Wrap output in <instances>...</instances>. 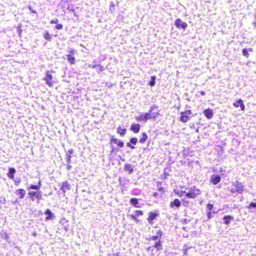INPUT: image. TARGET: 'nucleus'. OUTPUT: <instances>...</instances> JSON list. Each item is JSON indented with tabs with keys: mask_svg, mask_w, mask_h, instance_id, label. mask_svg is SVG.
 <instances>
[{
	"mask_svg": "<svg viewBox=\"0 0 256 256\" xmlns=\"http://www.w3.org/2000/svg\"><path fill=\"white\" fill-rule=\"evenodd\" d=\"M200 194V191L195 187L191 188L190 191L186 193V196L194 198Z\"/></svg>",
	"mask_w": 256,
	"mask_h": 256,
	"instance_id": "nucleus-1",
	"label": "nucleus"
},
{
	"mask_svg": "<svg viewBox=\"0 0 256 256\" xmlns=\"http://www.w3.org/2000/svg\"><path fill=\"white\" fill-rule=\"evenodd\" d=\"M149 119H154L159 115V110L158 107L152 106L150 108L149 113Z\"/></svg>",
	"mask_w": 256,
	"mask_h": 256,
	"instance_id": "nucleus-2",
	"label": "nucleus"
},
{
	"mask_svg": "<svg viewBox=\"0 0 256 256\" xmlns=\"http://www.w3.org/2000/svg\"><path fill=\"white\" fill-rule=\"evenodd\" d=\"M190 110H186L180 113V120L182 122H186L189 120V116L191 114Z\"/></svg>",
	"mask_w": 256,
	"mask_h": 256,
	"instance_id": "nucleus-3",
	"label": "nucleus"
},
{
	"mask_svg": "<svg viewBox=\"0 0 256 256\" xmlns=\"http://www.w3.org/2000/svg\"><path fill=\"white\" fill-rule=\"evenodd\" d=\"M46 84L50 86H52L54 83L56 82L55 79L52 76L49 74L48 72H46V76L44 78Z\"/></svg>",
	"mask_w": 256,
	"mask_h": 256,
	"instance_id": "nucleus-4",
	"label": "nucleus"
},
{
	"mask_svg": "<svg viewBox=\"0 0 256 256\" xmlns=\"http://www.w3.org/2000/svg\"><path fill=\"white\" fill-rule=\"evenodd\" d=\"M28 194L30 196L31 199L34 200V198L40 200L42 198V194L40 192H30Z\"/></svg>",
	"mask_w": 256,
	"mask_h": 256,
	"instance_id": "nucleus-5",
	"label": "nucleus"
},
{
	"mask_svg": "<svg viewBox=\"0 0 256 256\" xmlns=\"http://www.w3.org/2000/svg\"><path fill=\"white\" fill-rule=\"evenodd\" d=\"M175 25L178 28H181L184 30H185L188 26V24L186 22L182 21L180 18H178L176 20Z\"/></svg>",
	"mask_w": 256,
	"mask_h": 256,
	"instance_id": "nucleus-6",
	"label": "nucleus"
},
{
	"mask_svg": "<svg viewBox=\"0 0 256 256\" xmlns=\"http://www.w3.org/2000/svg\"><path fill=\"white\" fill-rule=\"evenodd\" d=\"M233 105L235 108H238L240 106L242 110H244L245 106L243 103L242 100L241 99L236 100V102L233 104Z\"/></svg>",
	"mask_w": 256,
	"mask_h": 256,
	"instance_id": "nucleus-7",
	"label": "nucleus"
},
{
	"mask_svg": "<svg viewBox=\"0 0 256 256\" xmlns=\"http://www.w3.org/2000/svg\"><path fill=\"white\" fill-rule=\"evenodd\" d=\"M136 119L139 122L146 121L149 119V114L148 113L142 114L140 116L136 117Z\"/></svg>",
	"mask_w": 256,
	"mask_h": 256,
	"instance_id": "nucleus-8",
	"label": "nucleus"
},
{
	"mask_svg": "<svg viewBox=\"0 0 256 256\" xmlns=\"http://www.w3.org/2000/svg\"><path fill=\"white\" fill-rule=\"evenodd\" d=\"M234 186H236V192L242 193L244 191V186L242 183L239 182H236L235 183Z\"/></svg>",
	"mask_w": 256,
	"mask_h": 256,
	"instance_id": "nucleus-9",
	"label": "nucleus"
},
{
	"mask_svg": "<svg viewBox=\"0 0 256 256\" xmlns=\"http://www.w3.org/2000/svg\"><path fill=\"white\" fill-rule=\"evenodd\" d=\"M204 113L205 115V116L208 118V119H211L214 115L213 110L212 109L208 108L207 110H205L204 111Z\"/></svg>",
	"mask_w": 256,
	"mask_h": 256,
	"instance_id": "nucleus-10",
	"label": "nucleus"
},
{
	"mask_svg": "<svg viewBox=\"0 0 256 256\" xmlns=\"http://www.w3.org/2000/svg\"><path fill=\"white\" fill-rule=\"evenodd\" d=\"M220 180V177L218 176L214 175L211 178V182L214 184H216Z\"/></svg>",
	"mask_w": 256,
	"mask_h": 256,
	"instance_id": "nucleus-11",
	"label": "nucleus"
},
{
	"mask_svg": "<svg viewBox=\"0 0 256 256\" xmlns=\"http://www.w3.org/2000/svg\"><path fill=\"white\" fill-rule=\"evenodd\" d=\"M44 214H46L48 215V216L46 218V220H50V219L52 218H54V216L53 214L48 209L46 210Z\"/></svg>",
	"mask_w": 256,
	"mask_h": 256,
	"instance_id": "nucleus-12",
	"label": "nucleus"
},
{
	"mask_svg": "<svg viewBox=\"0 0 256 256\" xmlns=\"http://www.w3.org/2000/svg\"><path fill=\"white\" fill-rule=\"evenodd\" d=\"M158 214L156 213L150 212L149 213L148 221L150 223L152 224V221L156 218Z\"/></svg>",
	"mask_w": 256,
	"mask_h": 256,
	"instance_id": "nucleus-13",
	"label": "nucleus"
},
{
	"mask_svg": "<svg viewBox=\"0 0 256 256\" xmlns=\"http://www.w3.org/2000/svg\"><path fill=\"white\" fill-rule=\"evenodd\" d=\"M140 129V125L139 124H133L131 126V130L134 132L138 133Z\"/></svg>",
	"mask_w": 256,
	"mask_h": 256,
	"instance_id": "nucleus-14",
	"label": "nucleus"
},
{
	"mask_svg": "<svg viewBox=\"0 0 256 256\" xmlns=\"http://www.w3.org/2000/svg\"><path fill=\"white\" fill-rule=\"evenodd\" d=\"M16 194L20 196V198H23L26 194V192L23 189H18L16 191Z\"/></svg>",
	"mask_w": 256,
	"mask_h": 256,
	"instance_id": "nucleus-15",
	"label": "nucleus"
},
{
	"mask_svg": "<svg viewBox=\"0 0 256 256\" xmlns=\"http://www.w3.org/2000/svg\"><path fill=\"white\" fill-rule=\"evenodd\" d=\"M252 48H250L248 49L247 48H244L242 50V54L246 56V58H248L249 56V54L248 52H252Z\"/></svg>",
	"mask_w": 256,
	"mask_h": 256,
	"instance_id": "nucleus-16",
	"label": "nucleus"
},
{
	"mask_svg": "<svg viewBox=\"0 0 256 256\" xmlns=\"http://www.w3.org/2000/svg\"><path fill=\"white\" fill-rule=\"evenodd\" d=\"M41 186V182L40 180L37 185L31 184L28 187V189L39 190Z\"/></svg>",
	"mask_w": 256,
	"mask_h": 256,
	"instance_id": "nucleus-17",
	"label": "nucleus"
},
{
	"mask_svg": "<svg viewBox=\"0 0 256 256\" xmlns=\"http://www.w3.org/2000/svg\"><path fill=\"white\" fill-rule=\"evenodd\" d=\"M16 172V170L14 168H10L9 169L8 176L10 178H14V174Z\"/></svg>",
	"mask_w": 256,
	"mask_h": 256,
	"instance_id": "nucleus-18",
	"label": "nucleus"
},
{
	"mask_svg": "<svg viewBox=\"0 0 256 256\" xmlns=\"http://www.w3.org/2000/svg\"><path fill=\"white\" fill-rule=\"evenodd\" d=\"M126 130L124 128H122L120 126L118 127L117 128V132L120 134L121 136H124L126 132Z\"/></svg>",
	"mask_w": 256,
	"mask_h": 256,
	"instance_id": "nucleus-19",
	"label": "nucleus"
},
{
	"mask_svg": "<svg viewBox=\"0 0 256 256\" xmlns=\"http://www.w3.org/2000/svg\"><path fill=\"white\" fill-rule=\"evenodd\" d=\"M70 185L66 182H65L62 183V190L65 192L66 190H70Z\"/></svg>",
	"mask_w": 256,
	"mask_h": 256,
	"instance_id": "nucleus-20",
	"label": "nucleus"
},
{
	"mask_svg": "<svg viewBox=\"0 0 256 256\" xmlns=\"http://www.w3.org/2000/svg\"><path fill=\"white\" fill-rule=\"evenodd\" d=\"M130 204L136 208L140 207V206L138 205V200L136 198H132L130 200Z\"/></svg>",
	"mask_w": 256,
	"mask_h": 256,
	"instance_id": "nucleus-21",
	"label": "nucleus"
},
{
	"mask_svg": "<svg viewBox=\"0 0 256 256\" xmlns=\"http://www.w3.org/2000/svg\"><path fill=\"white\" fill-rule=\"evenodd\" d=\"M175 193L180 196H184V195L186 196V191L182 190H174Z\"/></svg>",
	"mask_w": 256,
	"mask_h": 256,
	"instance_id": "nucleus-22",
	"label": "nucleus"
},
{
	"mask_svg": "<svg viewBox=\"0 0 256 256\" xmlns=\"http://www.w3.org/2000/svg\"><path fill=\"white\" fill-rule=\"evenodd\" d=\"M232 219H233V218L232 216H225L224 218V224H228L230 222V220Z\"/></svg>",
	"mask_w": 256,
	"mask_h": 256,
	"instance_id": "nucleus-23",
	"label": "nucleus"
},
{
	"mask_svg": "<svg viewBox=\"0 0 256 256\" xmlns=\"http://www.w3.org/2000/svg\"><path fill=\"white\" fill-rule=\"evenodd\" d=\"M116 6V4L114 2H110V10L112 14L114 12Z\"/></svg>",
	"mask_w": 256,
	"mask_h": 256,
	"instance_id": "nucleus-24",
	"label": "nucleus"
},
{
	"mask_svg": "<svg viewBox=\"0 0 256 256\" xmlns=\"http://www.w3.org/2000/svg\"><path fill=\"white\" fill-rule=\"evenodd\" d=\"M67 58L71 64H74L75 58L73 56L68 54L67 55Z\"/></svg>",
	"mask_w": 256,
	"mask_h": 256,
	"instance_id": "nucleus-25",
	"label": "nucleus"
},
{
	"mask_svg": "<svg viewBox=\"0 0 256 256\" xmlns=\"http://www.w3.org/2000/svg\"><path fill=\"white\" fill-rule=\"evenodd\" d=\"M89 67H92L93 68H99V70H100V71H102L104 70V67L100 65V64H94V65H92V66L90 65Z\"/></svg>",
	"mask_w": 256,
	"mask_h": 256,
	"instance_id": "nucleus-26",
	"label": "nucleus"
},
{
	"mask_svg": "<svg viewBox=\"0 0 256 256\" xmlns=\"http://www.w3.org/2000/svg\"><path fill=\"white\" fill-rule=\"evenodd\" d=\"M162 234V232L159 230L157 232V235L153 236L152 238V239L154 240H157L158 238H160Z\"/></svg>",
	"mask_w": 256,
	"mask_h": 256,
	"instance_id": "nucleus-27",
	"label": "nucleus"
},
{
	"mask_svg": "<svg viewBox=\"0 0 256 256\" xmlns=\"http://www.w3.org/2000/svg\"><path fill=\"white\" fill-rule=\"evenodd\" d=\"M172 204L175 206L179 207L180 205V202L178 199H175Z\"/></svg>",
	"mask_w": 256,
	"mask_h": 256,
	"instance_id": "nucleus-28",
	"label": "nucleus"
},
{
	"mask_svg": "<svg viewBox=\"0 0 256 256\" xmlns=\"http://www.w3.org/2000/svg\"><path fill=\"white\" fill-rule=\"evenodd\" d=\"M147 138L148 136L146 134H143L140 140V142L142 144L146 142Z\"/></svg>",
	"mask_w": 256,
	"mask_h": 256,
	"instance_id": "nucleus-29",
	"label": "nucleus"
},
{
	"mask_svg": "<svg viewBox=\"0 0 256 256\" xmlns=\"http://www.w3.org/2000/svg\"><path fill=\"white\" fill-rule=\"evenodd\" d=\"M155 80H156V76H152L151 77V81L150 82V85L151 86H153L155 84Z\"/></svg>",
	"mask_w": 256,
	"mask_h": 256,
	"instance_id": "nucleus-30",
	"label": "nucleus"
},
{
	"mask_svg": "<svg viewBox=\"0 0 256 256\" xmlns=\"http://www.w3.org/2000/svg\"><path fill=\"white\" fill-rule=\"evenodd\" d=\"M154 247L156 248L158 250L162 249V246L160 242H156L154 244Z\"/></svg>",
	"mask_w": 256,
	"mask_h": 256,
	"instance_id": "nucleus-31",
	"label": "nucleus"
},
{
	"mask_svg": "<svg viewBox=\"0 0 256 256\" xmlns=\"http://www.w3.org/2000/svg\"><path fill=\"white\" fill-rule=\"evenodd\" d=\"M44 38L48 40H50V35L49 33L48 32H46L44 34Z\"/></svg>",
	"mask_w": 256,
	"mask_h": 256,
	"instance_id": "nucleus-32",
	"label": "nucleus"
},
{
	"mask_svg": "<svg viewBox=\"0 0 256 256\" xmlns=\"http://www.w3.org/2000/svg\"><path fill=\"white\" fill-rule=\"evenodd\" d=\"M142 212L140 210H136L134 215L136 216V217L138 218L140 216L142 215Z\"/></svg>",
	"mask_w": 256,
	"mask_h": 256,
	"instance_id": "nucleus-33",
	"label": "nucleus"
},
{
	"mask_svg": "<svg viewBox=\"0 0 256 256\" xmlns=\"http://www.w3.org/2000/svg\"><path fill=\"white\" fill-rule=\"evenodd\" d=\"M117 142L116 144L120 147H122L124 146V142L121 140H116Z\"/></svg>",
	"mask_w": 256,
	"mask_h": 256,
	"instance_id": "nucleus-34",
	"label": "nucleus"
},
{
	"mask_svg": "<svg viewBox=\"0 0 256 256\" xmlns=\"http://www.w3.org/2000/svg\"><path fill=\"white\" fill-rule=\"evenodd\" d=\"M138 140L136 138H131L130 142L134 144H136Z\"/></svg>",
	"mask_w": 256,
	"mask_h": 256,
	"instance_id": "nucleus-35",
	"label": "nucleus"
},
{
	"mask_svg": "<svg viewBox=\"0 0 256 256\" xmlns=\"http://www.w3.org/2000/svg\"><path fill=\"white\" fill-rule=\"evenodd\" d=\"M56 28L58 30H61L62 28V26L61 24H58L56 26Z\"/></svg>",
	"mask_w": 256,
	"mask_h": 256,
	"instance_id": "nucleus-36",
	"label": "nucleus"
},
{
	"mask_svg": "<svg viewBox=\"0 0 256 256\" xmlns=\"http://www.w3.org/2000/svg\"><path fill=\"white\" fill-rule=\"evenodd\" d=\"M254 207V208H256V203H254V202H252L249 205V206L248 207V208H250V207Z\"/></svg>",
	"mask_w": 256,
	"mask_h": 256,
	"instance_id": "nucleus-37",
	"label": "nucleus"
},
{
	"mask_svg": "<svg viewBox=\"0 0 256 256\" xmlns=\"http://www.w3.org/2000/svg\"><path fill=\"white\" fill-rule=\"evenodd\" d=\"M207 208L209 210H211L213 208V205L210 204H208L207 206Z\"/></svg>",
	"mask_w": 256,
	"mask_h": 256,
	"instance_id": "nucleus-38",
	"label": "nucleus"
},
{
	"mask_svg": "<svg viewBox=\"0 0 256 256\" xmlns=\"http://www.w3.org/2000/svg\"><path fill=\"white\" fill-rule=\"evenodd\" d=\"M126 146L132 149H134V146H132L130 142H128L126 144Z\"/></svg>",
	"mask_w": 256,
	"mask_h": 256,
	"instance_id": "nucleus-39",
	"label": "nucleus"
},
{
	"mask_svg": "<svg viewBox=\"0 0 256 256\" xmlns=\"http://www.w3.org/2000/svg\"><path fill=\"white\" fill-rule=\"evenodd\" d=\"M58 22V20L56 18H55L54 20H52L50 21V22L52 24H56Z\"/></svg>",
	"mask_w": 256,
	"mask_h": 256,
	"instance_id": "nucleus-40",
	"label": "nucleus"
},
{
	"mask_svg": "<svg viewBox=\"0 0 256 256\" xmlns=\"http://www.w3.org/2000/svg\"><path fill=\"white\" fill-rule=\"evenodd\" d=\"M130 216L132 219H133L134 220H136V218H137L136 216H135L134 214V215H130Z\"/></svg>",
	"mask_w": 256,
	"mask_h": 256,
	"instance_id": "nucleus-41",
	"label": "nucleus"
},
{
	"mask_svg": "<svg viewBox=\"0 0 256 256\" xmlns=\"http://www.w3.org/2000/svg\"><path fill=\"white\" fill-rule=\"evenodd\" d=\"M190 248V247H186V248H185V252H184V254H188V252H187V249L188 248Z\"/></svg>",
	"mask_w": 256,
	"mask_h": 256,
	"instance_id": "nucleus-42",
	"label": "nucleus"
},
{
	"mask_svg": "<svg viewBox=\"0 0 256 256\" xmlns=\"http://www.w3.org/2000/svg\"><path fill=\"white\" fill-rule=\"evenodd\" d=\"M230 192H231L232 193H234V192H236V189H235V190H234V189H232V190H230Z\"/></svg>",
	"mask_w": 256,
	"mask_h": 256,
	"instance_id": "nucleus-43",
	"label": "nucleus"
},
{
	"mask_svg": "<svg viewBox=\"0 0 256 256\" xmlns=\"http://www.w3.org/2000/svg\"><path fill=\"white\" fill-rule=\"evenodd\" d=\"M200 94H201V95H202V96H204V95L205 94V92H204V91H201V92H200Z\"/></svg>",
	"mask_w": 256,
	"mask_h": 256,
	"instance_id": "nucleus-44",
	"label": "nucleus"
},
{
	"mask_svg": "<svg viewBox=\"0 0 256 256\" xmlns=\"http://www.w3.org/2000/svg\"><path fill=\"white\" fill-rule=\"evenodd\" d=\"M6 234V238H8V234Z\"/></svg>",
	"mask_w": 256,
	"mask_h": 256,
	"instance_id": "nucleus-45",
	"label": "nucleus"
},
{
	"mask_svg": "<svg viewBox=\"0 0 256 256\" xmlns=\"http://www.w3.org/2000/svg\"><path fill=\"white\" fill-rule=\"evenodd\" d=\"M98 70V72H100V70H99V68H96Z\"/></svg>",
	"mask_w": 256,
	"mask_h": 256,
	"instance_id": "nucleus-46",
	"label": "nucleus"
},
{
	"mask_svg": "<svg viewBox=\"0 0 256 256\" xmlns=\"http://www.w3.org/2000/svg\"><path fill=\"white\" fill-rule=\"evenodd\" d=\"M210 212L208 213V218H210Z\"/></svg>",
	"mask_w": 256,
	"mask_h": 256,
	"instance_id": "nucleus-47",
	"label": "nucleus"
},
{
	"mask_svg": "<svg viewBox=\"0 0 256 256\" xmlns=\"http://www.w3.org/2000/svg\"><path fill=\"white\" fill-rule=\"evenodd\" d=\"M150 247L148 248V250H150Z\"/></svg>",
	"mask_w": 256,
	"mask_h": 256,
	"instance_id": "nucleus-48",
	"label": "nucleus"
},
{
	"mask_svg": "<svg viewBox=\"0 0 256 256\" xmlns=\"http://www.w3.org/2000/svg\"><path fill=\"white\" fill-rule=\"evenodd\" d=\"M70 160V157L68 158V161Z\"/></svg>",
	"mask_w": 256,
	"mask_h": 256,
	"instance_id": "nucleus-49",
	"label": "nucleus"
}]
</instances>
